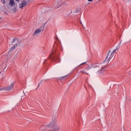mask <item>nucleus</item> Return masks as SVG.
Wrapping results in <instances>:
<instances>
[{
  "mask_svg": "<svg viewBox=\"0 0 131 131\" xmlns=\"http://www.w3.org/2000/svg\"><path fill=\"white\" fill-rule=\"evenodd\" d=\"M58 49L60 51H63V48H62V46H61V43H58L57 42H55L52 49V52L50 56V58L51 59L52 61H56L57 63L60 62L59 51H58Z\"/></svg>",
  "mask_w": 131,
  "mask_h": 131,
  "instance_id": "obj_1",
  "label": "nucleus"
},
{
  "mask_svg": "<svg viewBox=\"0 0 131 131\" xmlns=\"http://www.w3.org/2000/svg\"><path fill=\"white\" fill-rule=\"evenodd\" d=\"M60 129V126L57 124V119H52L51 122L47 126L42 125L40 127V131H47V130H54L58 131Z\"/></svg>",
  "mask_w": 131,
  "mask_h": 131,
  "instance_id": "obj_2",
  "label": "nucleus"
},
{
  "mask_svg": "<svg viewBox=\"0 0 131 131\" xmlns=\"http://www.w3.org/2000/svg\"><path fill=\"white\" fill-rule=\"evenodd\" d=\"M14 86L15 83H12L9 86L0 89V91H7L9 92V91H12V90L14 89Z\"/></svg>",
  "mask_w": 131,
  "mask_h": 131,
  "instance_id": "obj_3",
  "label": "nucleus"
},
{
  "mask_svg": "<svg viewBox=\"0 0 131 131\" xmlns=\"http://www.w3.org/2000/svg\"><path fill=\"white\" fill-rule=\"evenodd\" d=\"M115 53V50H113L109 58H108L110 55V51H109L108 53L106 55V57H105L104 61H103V63H105V62H108V61H109L110 59H112V58H113V57L114 56Z\"/></svg>",
  "mask_w": 131,
  "mask_h": 131,
  "instance_id": "obj_4",
  "label": "nucleus"
},
{
  "mask_svg": "<svg viewBox=\"0 0 131 131\" xmlns=\"http://www.w3.org/2000/svg\"><path fill=\"white\" fill-rule=\"evenodd\" d=\"M16 40H17V43H16L15 45H13L10 49L9 51L11 52V51H14L15 50V49H16V47H17L18 46V45H20V41H19V40H18V39L17 38H14L13 39V41L12 42V43H13V42H15V41H16Z\"/></svg>",
  "mask_w": 131,
  "mask_h": 131,
  "instance_id": "obj_5",
  "label": "nucleus"
},
{
  "mask_svg": "<svg viewBox=\"0 0 131 131\" xmlns=\"http://www.w3.org/2000/svg\"><path fill=\"white\" fill-rule=\"evenodd\" d=\"M96 68H98V70H100V69H101L100 71H99L97 72V73H98V74H103V73H104V71H103V67H101L100 68V65L98 66H96L95 67V69Z\"/></svg>",
  "mask_w": 131,
  "mask_h": 131,
  "instance_id": "obj_6",
  "label": "nucleus"
},
{
  "mask_svg": "<svg viewBox=\"0 0 131 131\" xmlns=\"http://www.w3.org/2000/svg\"><path fill=\"white\" fill-rule=\"evenodd\" d=\"M26 5H27V2L26 1H23L20 4H19V7L22 9V8L25 7Z\"/></svg>",
  "mask_w": 131,
  "mask_h": 131,
  "instance_id": "obj_7",
  "label": "nucleus"
},
{
  "mask_svg": "<svg viewBox=\"0 0 131 131\" xmlns=\"http://www.w3.org/2000/svg\"><path fill=\"white\" fill-rule=\"evenodd\" d=\"M40 31H41V30L40 29H37L34 32V34H38V33H39V32H40Z\"/></svg>",
  "mask_w": 131,
  "mask_h": 131,
  "instance_id": "obj_8",
  "label": "nucleus"
},
{
  "mask_svg": "<svg viewBox=\"0 0 131 131\" xmlns=\"http://www.w3.org/2000/svg\"><path fill=\"white\" fill-rule=\"evenodd\" d=\"M9 5L10 6H14L15 5V1L14 0H10Z\"/></svg>",
  "mask_w": 131,
  "mask_h": 131,
  "instance_id": "obj_9",
  "label": "nucleus"
},
{
  "mask_svg": "<svg viewBox=\"0 0 131 131\" xmlns=\"http://www.w3.org/2000/svg\"><path fill=\"white\" fill-rule=\"evenodd\" d=\"M67 76H68V75H66L63 77H61V78H60L59 80L60 81H63V80H65L64 78H66V77H67Z\"/></svg>",
  "mask_w": 131,
  "mask_h": 131,
  "instance_id": "obj_10",
  "label": "nucleus"
},
{
  "mask_svg": "<svg viewBox=\"0 0 131 131\" xmlns=\"http://www.w3.org/2000/svg\"><path fill=\"white\" fill-rule=\"evenodd\" d=\"M81 65H85V66H88V64H86V62L81 63L80 65H79V66H81Z\"/></svg>",
  "mask_w": 131,
  "mask_h": 131,
  "instance_id": "obj_11",
  "label": "nucleus"
},
{
  "mask_svg": "<svg viewBox=\"0 0 131 131\" xmlns=\"http://www.w3.org/2000/svg\"><path fill=\"white\" fill-rule=\"evenodd\" d=\"M60 2L59 1L58 2V4L59 5V7H61V6H63V5H64V3L62 2L61 4H60Z\"/></svg>",
  "mask_w": 131,
  "mask_h": 131,
  "instance_id": "obj_12",
  "label": "nucleus"
},
{
  "mask_svg": "<svg viewBox=\"0 0 131 131\" xmlns=\"http://www.w3.org/2000/svg\"><path fill=\"white\" fill-rule=\"evenodd\" d=\"M91 69V67H90V66H87V67L85 68L86 70H90Z\"/></svg>",
  "mask_w": 131,
  "mask_h": 131,
  "instance_id": "obj_13",
  "label": "nucleus"
},
{
  "mask_svg": "<svg viewBox=\"0 0 131 131\" xmlns=\"http://www.w3.org/2000/svg\"><path fill=\"white\" fill-rule=\"evenodd\" d=\"M82 73H85V74H86L87 75L89 74L88 73L85 72L84 70L81 71Z\"/></svg>",
  "mask_w": 131,
  "mask_h": 131,
  "instance_id": "obj_14",
  "label": "nucleus"
},
{
  "mask_svg": "<svg viewBox=\"0 0 131 131\" xmlns=\"http://www.w3.org/2000/svg\"><path fill=\"white\" fill-rule=\"evenodd\" d=\"M118 50H119V46L116 47V48L114 50V51H115V52H116V51H117Z\"/></svg>",
  "mask_w": 131,
  "mask_h": 131,
  "instance_id": "obj_15",
  "label": "nucleus"
},
{
  "mask_svg": "<svg viewBox=\"0 0 131 131\" xmlns=\"http://www.w3.org/2000/svg\"><path fill=\"white\" fill-rule=\"evenodd\" d=\"M2 3L4 4H6V0H2Z\"/></svg>",
  "mask_w": 131,
  "mask_h": 131,
  "instance_id": "obj_16",
  "label": "nucleus"
},
{
  "mask_svg": "<svg viewBox=\"0 0 131 131\" xmlns=\"http://www.w3.org/2000/svg\"><path fill=\"white\" fill-rule=\"evenodd\" d=\"M47 59L45 60V61H44V62H43V64H44V65H45V64H46V63H47Z\"/></svg>",
  "mask_w": 131,
  "mask_h": 131,
  "instance_id": "obj_17",
  "label": "nucleus"
},
{
  "mask_svg": "<svg viewBox=\"0 0 131 131\" xmlns=\"http://www.w3.org/2000/svg\"><path fill=\"white\" fill-rule=\"evenodd\" d=\"M88 2H94V0H88Z\"/></svg>",
  "mask_w": 131,
  "mask_h": 131,
  "instance_id": "obj_18",
  "label": "nucleus"
},
{
  "mask_svg": "<svg viewBox=\"0 0 131 131\" xmlns=\"http://www.w3.org/2000/svg\"><path fill=\"white\" fill-rule=\"evenodd\" d=\"M16 2H17V3H19V2H20V0H15Z\"/></svg>",
  "mask_w": 131,
  "mask_h": 131,
  "instance_id": "obj_19",
  "label": "nucleus"
},
{
  "mask_svg": "<svg viewBox=\"0 0 131 131\" xmlns=\"http://www.w3.org/2000/svg\"><path fill=\"white\" fill-rule=\"evenodd\" d=\"M2 19V17H0V20H1Z\"/></svg>",
  "mask_w": 131,
  "mask_h": 131,
  "instance_id": "obj_20",
  "label": "nucleus"
}]
</instances>
